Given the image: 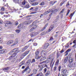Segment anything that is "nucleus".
I'll return each mask as SVG.
<instances>
[{"label":"nucleus","instance_id":"nucleus-1","mask_svg":"<svg viewBox=\"0 0 76 76\" xmlns=\"http://www.w3.org/2000/svg\"><path fill=\"white\" fill-rule=\"evenodd\" d=\"M19 49L18 48H16L13 49V50L11 51L10 53V54H12V56H10L9 57V59L10 60V59H12V58L15 57L16 55V54L19 53Z\"/></svg>","mask_w":76,"mask_h":76},{"label":"nucleus","instance_id":"nucleus-2","mask_svg":"<svg viewBox=\"0 0 76 76\" xmlns=\"http://www.w3.org/2000/svg\"><path fill=\"white\" fill-rule=\"evenodd\" d=\"M53 54L51 55L48 58V59H51V60H52V61L51 62L50 64V67H53V66L54 65V62L53 64V61L54 60V58H53Z\"/></svg>","mask_w":76,"mask_h":76},{"label":"nucleus","instance_id":"nucleus-3","mask_svg":"<svg viewBox=\"0 0 76 76\" xmlns=\"http://www.w3.org/2000/svg\"><path fill=\"white\" fill-rule=\"evenodd\" d=\"M45 67H47V68L48 67L47 65L46 64L42 65V66H40L39 65H38V67L39 69V71L40 72H41V71L42 70V69H43V68Z\"/></svg>","mask_w":76,"mask_h":76},{"label":"nucleus","instance_id":"nucleus-4","mask_svg":"<svg viewBox=\"0 0 76 76\" xmlns=\"http://www.w3.org/2000/svg\"><path fill=\"white\" fill-rule=\"evenodd\" d=\"M67 72V70L66 69H61V72L62 73H64V74H61V76H66V73Z\"/></svg>","mask_w":76,"mask_h":76},{"label":"nucleus","instance_id":"nucleus-5","mask_svg":"<svg viewBox=\"0 0 76 76\" xmlns=\"http://www.w3.org/2000/svg\"><path fill=\"white\" fill-rule=\"evenodd\" d=\"M53 12V9H50L47 11L45 12L43 14V15H48V13H51V12Z\"/></svg>","mask_w":76,"mask_h":76},{"label":"nucleus","instance_id":"nucleus-6","mask_svg":"<svg viewBox=\"0 0 76 76\" xmlns=\"http://www.w3.org/2000/svg\"><path fill=\"white\" fill-rule=\"evenodd\" d=\"M38 34V33L37 32H32L31 34V37H35V36H36V35H37Z\"/></svg>","mask_w":76,"mask_h":76},{"label":"nucleus","instance_id":"nucleus-7","mask_svg":"<svg viewBox=\"0 0 76 76\" xmlns=\"http://www.w3.org/2000/svg\"><path fill=\"white\" fill-rule=\"evenodd\" d=\"M33 27L30 29L31 31H33L34 30H35L37 28V26L35 25V23L33 24Z\"/></svg>","mask_w":76,"mask_h":76},{"label":"nucleus","instance_id":"nucleus-8","mask_svg":"<svg viewBox=\"0 0 76 76\" xmlns=\"http://www.w3.org/2000/svg\"><path fill=\"white\" fill-rule=\"evenodd\" d=\"M31 22H32V20H30L29 21H26L24 22V24L25 25H28V24H30Z\"/></svg>","mask_w":76,"mask_h":76},{"label":"nucleus","instance_id":"nucleus-9","mask_svg":"<svg viewBox=\"0 0 76 76\" xmlns=\"http://www.w3.org/2000/svg\"><path fill=\"white\" fill-rule=\"evenodd\" d=\"M54 28V26L53 25H52L49 28V30L47 31H48V32H50L51 31H52V30H53V29Z\"/></svg>","mask_w":76,"mask_h":76},{"label":"nucleus","instance_id":"nucleus-10","mask_svg":"<svg viewBox=\"0 0 76 76\" xmlns=\"http://www.w3.org/2000/svg\"><path fill=\"white\" fill-rule=\"evenodd\" d=\"M49 62H50V61H49L48 60H47L46 61H45L40 63V64H43V63H45V64H47V63H48Z\"/></svg>","mask_w":76,"mask_h":76},{"label":"nucleus","instance_id":"nucleus-11","mask_svg":"<svg viewBox=\"0 0 76 76\" xmlns=\"http://www.w3.org/2000/svg\"><path fill=\"white\" fill-rule=\"evenodd\" d=\"M47 53L44 51H42L41 53V55L42 56H46Z\"/></svg>","mask_w":76,"mask_h":76},{"label":"nucleus","instance_id":"nucleus-12","mask_svg":"<svg viewBox=\"0 0 76 76\" xmlns=\"http://www.w3.org/2000/svg\"><path fill=\"white\" fill-rule=\"evenodd\" d=\"M12 24V22L10 21H7V23L5 24V26H9V25H11Z\"/></svg>","mask_w":76,"mask_h":76},{"label":"nucleus","instance_id":"nucleus-13","mask_svg":"<svg viewBox=\"0 0 76 76\" xmlns=\"http://www.w3.org/2000/svg\"><path fill=\"white\" fill-rule=\"evenodd\" d=\"M13 42V40H10L7 42V44L8 45H10L11 44H12Z\"/></svg>","mask_w":76,"mask_h":76},{"label":"nucleus","instance_id":"nucleus-14","mask_svg":"<svg viewBox=\"0 0 76 76\" xmlns=\"http://www.w3.org/2000/svg\"><path fill=\"white\" fill-rule=\"evenodd\" d=\"M73 61V58L72 57H70L69 59V61L70 63H72Z\"/></svg>","mask_w":76,"mask_h":76},{"label":"nucleus","instance_id":"nucleus-15","mask_svg":"<svg viewBox=\"0 0 76 76\" xmlns=\"http://www.w3.org/2000/svg\"><path fill=\"white\" fill-rule=\"evenodd\" d=\"M49 46V44L48 43H47L45 44L44 47V49H46V48H47Z\"/></svg>","mask_w":76,"mask_h":76},{"label":"nucleus","instance_id":"nucleus-16","mask_svg":"<svg viewBox=\"0 0 76 76\" xmlns=\"http://www.w3.org/2000/svg\"><path fill=\"white\" fill-rule=\"evenodd\" d=\"M46 33H47V34H48V31H44L41 34H40V35L41 36H42V35H45Z\"/></svg>","mask_w":76,"mask_h":76},{"label":"nucleus","instance_id":"nucleus-17","mask_svg":"<svg viewBox=\"0 0 76 76\" xmlns=\"http://www.w3.org/2000/svg\"><path fill=\"white\" fill-rule=\"evenodd\" d=\"M31 70V69L29 68L28 67H26L25 69L24 70V71H27L28 72H29Z\"/></svg>","mask_w":76,"mask_h":76},{"label":"nucleus","instance_id":"nucleus-18","mask_svg":"<svg viewBox=\"0 0 76 76\" xmlns=\"http://www.w3.org/2000/svg\"><path fill=\"white\" fill-rule=\"evenodd\" d=\"M68 57H66V58H65L64 59V62L66 63L67 61V60H68Z\"/></svg>","mask_w":76,"mask_h":76},{"label":"nucleus","instance_id":"nucleus-19","mask_svg":"<svg viewBox=\"0 0 76 76\" xmlns=\"http://www.w3.org/2000/svg\"><path fill=\"white\" fill-rule=\"evenodd\" d=\"M58 8L54 10H52L53 12H52V13H54L55 12H58Z\"/></svg>","mask_w":76,"mask_h":76},{"label":"nucleus","instance_id":"nucleus-20","mask_svg":"<svg viewBox=\"0 0 76 76\" xmlns=\"http://www.w3.org/2000/svg\"><path fill=\"white\" fill-rule=\"evenodd\" d=\"M35 57L36 59H39V58H40V57H41V56H39V55H35Z\"/></svg>","mask_w":76,"mask_h":76},{"label":"nucleus","instance_id":"nucleus-21","mask_svg":"<svg viewBox=\"0 0 76 76\" xmlns=\"http://www.w3.org/2000/svg\"><path fill=\"white\" fill-rule=\"evenodd\" d=\"M29 53V51H27L25 52L24 53H23V56H26Z\"/></svg>","mask_w":76,"mask_h":76},{"label":"nucleus","instance_id":"nucleus-22","mask_svg":"<svg viewBox=\"0 0 76 76\" xmlns=\"http://www.w3.org/2000/svg\"><path fill=\"white\" fill-rule=\"evenodd\" d=\"M10 68L9 67H7L4 69H3V70L5 71V72H7V71L6 70H8Z\"/></svg>","mask_w":76,"mask_h":76},{"label":"nucleus","instance_id":"nucleus-23","mask_svg":"<svg viewBox=\"0 0 76 76\" xmlns=\"http://www.w3.org/2000/svg\"><path fill=\"white\" fill-rule=\"evenodd\" d=\"M39 53V52L38 51V50H37L35 52V56L38 55Z\"/></svg>","mask_w":76,"mask_h":76},{"label":"nucleus","instance_id":"nucleus-24","mask_svg":"<svg viewBox=\"0 0 76 76\" xmlns=\"http://www.w3.org/2000/svg\"><path fill=\"white\" fill-rule=\"evenodd\" d=\"M38 2H35L32 4V6H37V5H38Z\"/></svg>","mask_w":76,"mask_h":76},{"label":"nucleus","instance_id":"nucleus-25","mask_svg":"<svg viewBox=\"0 0 76 76\" xmlns=\"http://www.w3.org/2000/svg\"><path fill=\"white\" fill-rule=\"evenodd\" d=\"M43 76V74L41 72H40L39 74H37L36 76Z\"/></svg>","mask_w":76,"mask_h":76},{"label":"nucleus","instance_id":"nucleus-26","mask_svg":"<svg viewBox=\"0 0 76 76\" xmlns=\"http://www.w3.org/2000/svg\"><path fill=\"white\" fill-rule=\"evenodd\" d=\"M5 53V50H1L0 51V53L1 54H3Z\"/></svg>","mask_w":76,"mask_h":76},{"label":"nucleus","instance_id":"nucleus-27","mask_svg":"<svg viewBox=\"0 0 76 76\" xmlns=\"http://www.w3.org/2000/svg\"><path fill=\"white\" fill-rule=\"evenodd\" d=\"M14 2L15 3H19V0H13Z\"/></svg>","mask_w":76,"mask_h":76},{"label":"nucleus","instance_id":"nucleus-28","mask_svg":"<svg viewBox=\"0 0 76 76\" xmlns=\"http://www.w3.org/2000/svg\"><path fill=\"white\" fill-rule=\"evenodd\" d=\"M46 58H45V57H42L41 59L40 60V61H43V60H45V59Z\"/></svg>","mask_w":76,"mask_h":76},{"label":"nucleus","instance_id":"nucleus-29","mask_svg":"<svg viewBox=\"0 0 76 76\" xmlns=\"http://www.w3.org/2000/svg\"><path fill=\"white\" fill-rule=\"evenodd\" d=\"M34 23H35V22H34L32 23V24L30 25L29 27V28H31V27H32V26H33L34 25Z\"/></svg>","mask_w":76,"mask_h":76},{"label":"nucleus","instance_id":"nucleus-30","mask_svg":"<svg viewBox=\"0 0 76 76\" xmlns=\"http://www.w3.org/2000/svg\"><path fill=\"white\" fill-rule=\"evenodd\" d=\"M72 67H75L76 66V62L73 63L72 64Z\"/></svg>","mask_w":76,"mask_h":76},{"label":"nucleus","instance_id":"nucleus-31","mask_svg":"<svg viewBox=\"0 0 76 76\" xmlns=\"http://www.w3.org/2000/svg\"><path fill=\"white\" fill-rule=\"evenodd\" d=\"M50 71H48L45 75V76H48L50 75Z\"/></svg>","mask_w":76,"mask_h":76},{"label":"nucleus","instance_id":"nucleus-32","mask_svg":"<svg viewBox=\"0 0 76 76\" xmlns=\"http://www.w3.org/2000/svg\"><path fill=\"white\" fill-rule=\"evenodd\" d=\"M58 63H59V60H57L55 64L56 66H57L58 65Z\"/></svg>","mask_w":76,"mask_h":76},{"label":"nucleus","instance_id":"nucleus-33","mask_svg":"<svg viewBox=\"0 0 76 76\" xmlns=\"http://www.w3.org/2000/svg\"><path fill=\"white\" fill-rule=\"evenodd\" d=\"M29 1L31 3H34L36 1V0H29Z\"/></svg>","mask_w":76,"mask_h":76},{"label":"nucleus","instance_id":"nucleus-34","mask_svg":"<svg viewBox=\"0 0 76 76\" xmlns=\"http://www.w3.org/2000/svg\"><path fill=\"white\" fill-rule=\"evenodd\" d=\"M48 23H47L46 24L45 26H44L43 29V30H44V29H45V28L47 27V26H48Z\"/></svg>","mask_w":76,"mask_h":76},{"label":"nucleus","instance_id":"nucleus-35","mask_svg":"<svg viewBox=\"0 0 76 76\" xmlns=\"http://www.w3.org/2000/svg\"><path fill=\"white\" fill-rule=\"evenodd\" d=\"M25 4H26V1H24L22 3V5H23V6H24Z\"/></svg>","mask_w":76,"mask_h":76},{"label":"nucleus","instance_id":"nucleus-36","mask_svg":"<svg viewBox=\"0 0 76 76\" xmlns=\"http://www.w3.org/2000/svg\"><path fill=\"white\" fill-rule=\"evenodd\" d=\"M39 5L40 6H43V5H44V2H41Z\"/></svg>","mask_w":76,"mask_h":76},{"label":"nucleus","instance_id":"nucleus-37","mask_svg":"<svg viewBox=\"0 0 76 76\" xmlns=\"http://www.w3.org/2000/svg\"><path fill=\"white\" fill-rule=\"evenodd\" d=\"M70 10H68L67 13H66V16H67L70 13Z\"/></svg>","mask_w":76,"mask_h":76},{"label":"nucleus","instance_id":"nucleus-38","mask_svg":"<svg viewBox=\"0 0 76 76\" xmlns=\"http://www.w3.org/2000/svg\"><path fill=\"white\" fill-rule=\"evenodd\" d=\"M33 72L34 74H35V73H37V70L34 69L33 70Z\"/></svg>","mask_w":76,"mask_h":76},{"label":"nucleus","instance_id":"nucleus-39","mask_svg":"<svg viewBox=\"0 0 76 76\" xmlns=\"http://www.w3.org/2000/svg\"><path fill=\"white\" fill-rule=\"evenodd\" d=\"M29 5L28 4H27L26 5L25 7L27 9H28V8H29Z\"/></svg>","mask_w":76,"mask_h":76},{"label":"nucleus","instance_id":"nucleus-40","mask_svg":"<svg viewBox=\"0 0 76 76\" xmlns=\"http://www.w3.org/2000/svg\"><path fill=\"white\" fill-rule=\"evenodd\" d=\"M68 66L69 67H70V68H71L72 67H73V66H72V65L71 64H68Z\"/></svg>","mask_w":76,"mask_h":76},{"label":"nucleus","instance_id":"nucleus-41","mask_svg":"<svg viewBox=\"0 0 76 76\" xmlns=\"http://www.w3.org/2000/svg\"><path fill=\"white\" fill-rule=\"evenodd\" d=\"M30 17V16H28L26 17L27 20H30V19H31V18H30V17Z\"/></svg>","mask_w":76,"mask_h":76},{"label":"nucleus","instance_id":"nucleus-42","mask_svg":"<svg viewBox=\"0 0 76 76\" xmlns=\"http://www.w3.org/2000/svg\"><path fill=\"white\" fill-rule=\"evenodd\" d=\"M44 73H46V72H47V68H45L44 69Z\"/></svg>","mask_w":76,"mask_h":76},{"label":"nucleus","instance_id":"nucleus-43","mask_svg":"<svg viewBox=\"0 0 76 76\" xmlns=\"http://www.w3.org/2000/svg\"><path fill=\"white\" fill-rule=\"evenodd\" d=\"M18 21H16L15 22V25L16 26H17V25H18Z\"/></svg>","mask_w":76,"mask_h":76},{"label":"nucleus","instance_id":"nucleus-44","mask_svg":"<svg viewBox=\"0 0 76 76\" xmlns=\"http://www.w3.org/2000/svg\"><path fill=\"white\" fill-rule=\"evenodd\" d=\"M15 32H16V33H19V30H16L15 31Z\"/></svg>","mask_w":76,"mask_h":76},{"label":"nucleus","instance_id":"nucleus-45","mask_svg":"<svg viewBox=\"0 0 76 76\" xmlns=\"http://www.w3.org/2000/svg\"><path fill=\"white\" fill-rule=\"evenodd\" d=\"M53 3H54V1H52L50 2V4H52V5H53V4H53Z\"/></svg>","mask_w":76,"mask_h":76},{"label":"nucleus","instance_id":"nucleus-46","mask_svg":"<svg viewBox=\"0 0 76 76\" xmlns=\"http://www.w3.org/2000/svg\"><path fill=\"white\" fill-rule=\"evenodd\" d=\"M24 56H23V54H22V55H21V58L22 59V58H24Z\"/></svg>","mask_w":76,"mask_h":76},{"label":"nucleus","instance_id":"nucleus-47","mask_svg":"<svg viewBox=\"0 0 76 76\" xmlns=\"http://www.w3.org/2000/svg\"><path fill=\"white\" fill-rule=\"evenodd\" d=\"M71 51V49H68L67 51H66V52H68V53H69V52H70Z\"/></svg>","mask_w":76,"mask_h":76},{"label":"nucleus","instance_id":"nucleus-48","mask_svg":"<svg viewBox=\"0 0 76 76\" xmlns=\"http://www.w3.org/2000/svg\"><path fill=\"white\" fill-rule=\"evenodd\" d=\"M74 15V13H71L69 16H70V17H72L73 16V15Z\"/></svg>","mask_w":76,"mask_h":76},{"label":"nucleus","instance_id":"nucleus-49","mask_svg":"<svg viewBox=\"0 0 76 76\" xmlns=\"http://www.w3.org/2000/svg\"><path fill=\"white\" fill-rule=\"evenodd\" d=\"M64 8L60 12V13H63V12H64Z\"/></svg>","mask_w":76,"mask_h":76},{"label":"nucleus","instance_id":"nucleus-50","mask_svg":"<svg viewBox=\"0 0 76 76\" xmlns=\"http://www.w3.org/2000/svg\"><path fill=\"white\" fill-rule=\"evenodd\" d=\"M69 5H70V4H69V2H68L67 4L66 5V7H67V6H69Z\"/></svg>","mask_w":76,"mask_h":76},{"label":"nucleus","instance_id":"nucleus-51","mask_svg":"<svg viewBox=\"0 0 76 76\" xmlns=\"http://www.w3.org/2000/svg\"><path fill=\"white\" fill-rule=\"evenodd\" d=\"M1 10V11H4V7H2Z\"/></svg>","mask_w":76,"mask_h":76},{"label":"nucleus","instance_id":"nucleus-52","mask_svg":"<svg viewBox=\"0 0 76 76\" xmlns=\"http://www.w3.org/2000/svg\"><path fill=\"white\" fill-rule=\"evenodd\" d=\"M35 59H33L32 60V61L31 62V63H34V62H35Z\"/></svg>","mask_w":76,"mask_h":76},{"label":"nucleus","instance_id":"nucleus-53","mask_svg":"<svg viewBox=\"0 0 76 76\" xmlns=\"http://www.w3.org/2000/svg\"><path fill=\"white\" fill-rule=\"evenodd\" d=\"M60 69H61V66H59L58 67V70L59 72H60Z\"/></svg>","mask_w":76,"mask_h":76},{"label":"nucleus","instance_id":"nucleus-54","mask_svg":"<svg viewBox=\"0 0 76 76\" xmlns=\"http://www.w3.org/2000/svg\"><path fill=\"white\" fill-rule=\"evenodd\" d=\"M56 69H57V67L55 66V67H54L53 70H54L55 71H56Z\"/></svg>","mask_w":76,"mask_h":76},{"label":"nucleus","instance_id":"nucleus-55","mask_svg":"<svg viewBox=\"0 0 76 76\" xmlns=\"http://www.w3.org/2000/svg\"><path fill=\"white\" fill-rule=\"evenodd\" d=\"M20 26L21 28L23 27V24L22 23L20 24Z\"/></svg>","mask_w":76,"mask_h":76},{"label":"nucleus","instance_id":"nucleus-56","mask_svg":"<svg viewBox=\"0 0 76 76\" xmlns=\"http://www.w3.org/2000/svg\"><path fill=\"white\" fill-rule=\"evenodd\" d=\"M69 47V45H68V44H67L66 45V46H65L66 48H68Z\"/></svg>","mask_w":76,"mask_h":76},{"label":"nucleus","instance_id":"nucleus-57","mask_svg":"<svg viewBox=\"0 0 76 76\" xmlns=\"http://www.w3.org/2000/svg\"><path fill=\"white\" fill-rule=\"evenodd\" d=\"M66 54H65V56H67L68 55V54H69V52H67V51L66 52Z\"/></svg>","mask_w":76,"mask_h":76},{"label":"nucleus","instance_id":"nucleus-58","mask_svg":"<svg viewBox=\"0 0 76 76\" xmlns=\"http://www.w3.org/2000/svg\"><path fill=\"white\" fill-rule=\"evenodd\" d=\"M31 60H29L28 61V63H31Z\"/></svg>","mask_w":76,"mask_h":76},{"label":"nucleus","instance_id":"nucleus-59","mask_svg":"<svg viewBox=\"0 0 76 76\" xmlns=\"http://www.w3.org/2000/svg\"><path fill=\"white\" fill-rule=\"evenodd\" d=\"M15 42H15V43L12 44V46H15V45H16V44H17V43H15Z\"/></svg>","mask_w":76,"mask_h":76},{"label":"nucleus","instance_id":"nucleus-60","mask_svg":"<svg viewBox=\"0 0 76 76\" xmlns=\"http://www.w3.org/2000/svg\"><path fill=\"white\" fill-rule=\"evenodd\" d=\"M24 48L25 50H26V49H27V48H28V46H25Z\"/></svg>","mask_w":76,"mask_h":76},{"label":"nucleus","instance_id":"nucleus-61","mask_svg":"<svg viewBox=\"0 0 76 76\" xmlns=\"http://www.w3.org/2000/svg\"><path fill=\"white\" fill-rule=\"evenodd\" d=\"M34 46H37V44L36 43H34Z\"/></svg>","mask_w":76,"mask_h":76},{"label":"nucleus","instance_id":"nucleus-62","mask_svg":"<svg viewBox=\"0 0 76 76\" xmlns=\"http://www.w3.org/2000/svg\"><path fill=\"white\" fill-rule=\"evenodd\" d=\"M25 50H26L24 48H23V49L22 50V52H23V51H25Z\"/></svg>","mask_w":76,"mask_h":76},{"label":"nucleus","instance_id":"nucleus-63","mask_svg":"<svg viewBox=\"0 0 76 76\" xmlns=\"http://www.w3.org/2000/svg\"><path fill=\"white\" fill-rule=\"evenodd\" d=\"M60 52L61 53H63L64 52V50H63V49H62L61 51Z\"/></svg>","mask_w":76,"mask_h":76},{"label":"nucleus","instance_id":"nucleus-64","mask_svg":"<svg viewBox=\"0 0 76 76\" xmlns=\"http://www.w3.org/2000/svg\"><path fill=\"white\" fill-rule=\"evenodd\" d=\"M73 43H74V44H75V43H76V40H75L73 41Z\"/></svg>","mask_w":76,"mask_h":76}]
</instances>
